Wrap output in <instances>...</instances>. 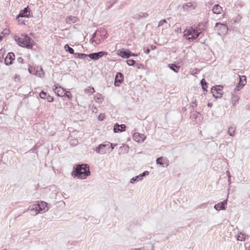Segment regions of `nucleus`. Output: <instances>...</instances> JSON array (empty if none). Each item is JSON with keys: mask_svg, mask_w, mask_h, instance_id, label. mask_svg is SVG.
<instances>
[{"mask_svg": "<svg viewBox=\"0 0 250 250\" xmlns=\"http://www.w3.org/2000/svg\"><path fill=\"white\" fill-rule=\"evenodd\" d=\"M90 174L89 167L87 164L78 165L76 168H74L71 175L74 178L84 179Z\"/></svg>", "mask_w": 250, "mask_h": 250, "instance_id": "f257e3e1", "label": "nucleus"}, {"mask_svg": "<svg viewBox=\"0 0 250 250\" xmlns=\"http://www.w3.org/2000/svg\"><path fill=\"white\" fill-rule=\"evenodd\" d=\"M48 203L42 201H38L37 204L30 206L28 209L30 211L35 210V214L42 213L48 210Z\"/></svg>", "mask_w": 250, "mask_h": 250, "instance_id": "f03ea898", "label": "nucleus"}, {"mask_svg": "<svg viewBox=\"0 0 250 250\" xmlns=\"http://www.w3.org/2000/svg\"><path fill=\"white\" fill-rule=\"evenodd\" d=\"M23 36L24 38L21 39V42H20L19 46L27 49H32L34 41L27 35L24 34Z\"/></svg>", "mask_w": 250, "mask_h": 250, "instance_id": "7ed1b4c3", "label": "nucleus"}, {"mask_svg": "<svg viewBox=\"0 0 250 250\" xmlns=\"http://www.w3.org/2000/svg\"><path fill=\"white\" fill-rule=\"evenodd\" d=\"M214 30L217 31V34L220 36L226 35L228 33V27L224 23L220 22H216L214 27Z\"/></svg>", "mask_w": 250, "mask_h": 250, "instance_id": "20e7f679", "label": "nucleus"}, {"mask_svg": "<svg viewBox=\"0 0 250 250\" xmlns=\"http://www.w3.org/2000/svg\"><path fill=\"white\" fill-rule=\"evenodd\" d=\"M223 86L220 85L213 86L211 88V92L215 99L220 98L222 95Z\"/></svg>", "mask_w": 250, "mask_h": 250, "instance_id": "39448f33", "label": "nucleus"}, {"mask_svg": "<svg viewBox=\"0 0 250 250\" xmlns=\"http://www.w3.org/2000/svg\"><path fill=\"white\" fill-rule=\"evenodd\" d=\"M31 17H33L32 13L29 8V6H27L20 12L19 14L16 17V19H19L20 18H28Z\"/></svg>", "mask_w": 250, "mask_h": 250, "instance_id": "423d86ee", "label": "nucleus"}, {"mask_svg": "<svg viewBox=\"0 0 250 250\" xmlns=\"http://www.w3.org/2000/svg\"><path fill=\"white\" fill-rule=\"evenodd\" d=\"M239 81L234 89V92L239 91L247 83V78L245 75L239 76Z\"/></svg>", "mask_w": 250, "mask_h": 250, "instance_id": "0eeeda50", "label": "nucleus"}, {"mask_svg": "<svg viewBox=\"0 0 250 250\" xmlns=\"http://www.w3.org/2000/svg\"><path fill=\"white\" fill-rule=\"evenodd\" d=\"M107 54V52L102 51L98 52L90 53L88 54V57L93 60L96 61L103 57L104 56L106 55Z\"/></svg>", "mask_w": 250, "mask_h": 250, "instance_id": "6e6552de", "label": "nucleus"}, {"mask_svg": "<svg viewBox=\"0 0 250 250\" xmlns=\"http://www.w3.org/2000/svg\"><path fill=\"white\" fill-rule=\"evenodd\" d=\"M203 31V29L200 28V24L199 23L196 26L195 34L194 35V36L187 38V40L190 42H193L194 40H196L201 34H202Z\"/></svg>", "mask_w": 250, "mask_h": 250, "instance_id": "1a4fd4ad", "label": "nucleus"}, {"mask_svg": "<svg viewBox=\"0 0 250 250\" xmlns=\"http://www.w3.org/2000/svg\"><path fill=\"white\" fill-rule=\"evenodd\" d=\"M196 26L194 25L190 27L189 28H187L184 31V37L187 40V38L194 36L195 34Z\"/></svg>", "mask_w": 250, "mask_h": 250, "instance_id": "9d476101", "label": "nucleus"}, {"mask_svg": "<svg viewBox=\"0 0 250 250\" xmlns=\"http://www.w3.org/2000/svg\"><path fill=\"white\" fill-rule=\"evenodd\" d=\"M124 76L121 72H117L116 74L114 80V85L115 86H119L121 83L124 82Z\"/></svg>", "mask_w": 250, "mask_h": 250, "instance_id": "9b49d317", "label": "nucleus"}, {"mask_svg": "<svg viewBox=\"0 0 250 250\" xmlns=\"http://www.w3.org/2000/svg\"><path fill=\"white\" fill-rule=\"evenodd\" d=\"M130 53L131 51L126 49L122 48L117 50V55L122 58L128 59L130 57Z\"/></svg>", "mask_w": 250, "mask_h": 250, "instance_id": "f8f14e48", "label": "nucleus"}, {"mask_svg": "<svg viewBox=\"0 0 250 250\" xmlns=\"http://www.w3.org/2000/svg\"><path fill=\"white\" fill-rule=\"evenodd\" d=\"M109 144H101L96 148V151L100 154H104L107 152V146H109Z\"/></svg>", "mask_w": 250, "mask_h": 250, "instance_id": "ddd939ff", "label": "nucleus"}, {"mask_svg": "<svg viewBox=\"0 0 250 250\" xmlns=\"http://www.w3.org/2000/svg\"><path fill=\"white\" fill-rule=\"evenodd\" d=\"M15 56L13 52H9L4 59V63L6 65H9L13 63L15 60Z\"/></svg>", "mask_w": 250, "mask_h": 250, "instance_id": "4468645a", "label": "nucleus"}, {"mask_svg": "<svg viewBox=\"0 0 250 250\" xmlns=\"http://www.w3.org/2000/svg\"><path fill=\"white\" fill-rule=\"evenodd\" d=\"M133 138L135 141L138 143H143L145 141L146 137L143 134L135 132L133 135Z\"/></svg>", "mask_w": 250, "mask_h": 250, "instance_id": "2eb2a0df", "label": "nucleus"}, {"mask_svg": "<svg viewBox=\"0 0 250 250\" xmlns=\"http://www.w3.org/2000/svg\"><path fill=\"white\" fill-rule=\"evenodd\" d=\"M227 204V199H226L222 202H220L214 206V208L216 210L219 211L221 210H224L226 208Z\"/></svg>", "mask_w": 250, "mask_h": 250, "instance_id": "dca6fc26", "label": "nucleus"}, {"mask_svg": "<svg viewBox=\"0 0 250 250\" xmlns=\"http://www.w3.org/2000/svg\"><path fill=\"white\" fill-rule=\"evenodd\" d=\"M54 87L55 88H53V89L57 95L59 97H63L65 90L61 86L58 87L57 86L55 85Z\"/></svg>", "mask_w": 250, "mask_h": 250, "instance_id": "f3484780", "label": "nucleus"}, {"mask_svg": "<svg viewBox=\"0 0 250 250\" xmlns=\"http://www.w3.org/2000/svg\"><path fill=\"white\" fill-rule=\"evenodd\" d=\"M212 12L215 14H220L223 11V8L219 4H215L212 7Z\"/></svg>", "mask_w": 250, "mask_h": 250, "instance_id": "a211bd4d", "label": "nucleus"}, {"mask_svg": "<svg viewBox=\"0 0 250 250\" xmlns=\"http://www.w3.org/2000/svg\"><path fill=\"white\" fill-rule=\"evenodd\" d=\"M168 67L171 70H173L174 72L177 73L179 72L180 68V66L175 64L174 63H169L168 64Z\"/></svg>", "mask_w": 250, "mask_h": 250, "instance_id": "6ab92c4d", "label": "nucleus"}, {"mask_svg": "<svg viewBox=\"0 0 250 250\" xmlns=\"http://www.w3.org/2000/svg\"><path fill=\"white\" fill-rule=\"evenodd\" d=\"M36 71L37 73L36 74V76H38L40 78H43L44 76V72L41 66H36Z\"/></svg>", "mask_w": 250, "mask_h": 250, "instance_id": "aec40b11", "label": "nucleus"}, {"mask_svg": "<svg viewBox=\"0 0 250 250\" xmlns=\"http://www.w3.org/2000/svg\"><path fill=\"white\" fill-rule=\"evenodd\" d=\"M183 8L187 11H190L193 10L195 8L191 2H188L183 5Z\"/></svg>", "mask_w": 250, "mask_h": 250, "instance_id": "412c9836", "label": "nucleus"}, {"mask_svg": "<svg viewBox=\"0 0 250 250\" xmlns=\"http://www.w3.org/2000/svg\"><path fill=\"white\" fill-rule=\"evenodd\" d=\"M65 21H66V22L67 23L71 24V23H74L76 21L77 18L76 17L72 16H68L66 18Z\"/></svg>", "mask_w": 250, "mask_h": 250, "instance_id": "4be33fe9", "label": "nucleus"}, {"mask_svg": "<svg viewBox=\"0 0 250 250\" xmlns=\"http://www.w3.org/2000/svg\"><path fill=\"white\" fill-rule=\"evenodd\" d=\"M74 56L76 58L81 59H85L87 57H88V54L81 53H75Z\"/></svg>", "mask_w": 250, "mask_h": 250, "instance_id": "5701e85b", "label": "nucleus"}, {"mask_svg": "<svg viewBox=\"0 0 250 250\" xmlns=\"http://www.w3.org/2000/svg\"><path fill=\"white\" fill-rule=\"evenodd\" d=\"M163 157H159L156 159V164L157 165H160L162 166L163 167H167L168 166V164L164 163L163 162Z\"/></svg>", "mask_w": 250, "mask_h": 250, "instance_id": "b1692460", "label": "nucleus"}, {"mask_svg": "<svg viewBox=\"0 0 250 250\" xmlns=\"http://www.w3.org/2000/svg\"><path fill=\"white\" fill-rule=\"evenodd\" d=\"M64 49L66 52L74 55L75 53L74 52V49L72 47H70L68 44L64 45Z\"/></svg>", "mask_w": 250, "mask_h": 250, "instance_id": "393cba45", "label": "nucleus"}, {"mask_svg": "<svg viewBox=\"0 0 250 250\" xmlns=\"http://www.w3.org/2000/svg\"><path fill=\"white\" fill-rule=\"evenodd\" d=\"M36 67H34L31 66V65L29 64L28 65V71L30 74L34 75L36 76V74L37 73L36 71Z\"/></svg>", "mask_w": 250, "mask_h": 250, "instance_id": "a878e982", "label": "nucleus"}, {"mask_svg": "<svg viewBox=\"0 0 250 250\" xmlns=\"http://www.w3.org/2000/svg\"><path fill=\"white\" fill-rule=\"evenodd\" d=\"M100 36L104 39H105L108 37V34L106 31L104 29L100 30Z\"/></svg>", "mask_w": 250, "mask_h": 250, "instance_id": "bb28decb", "label": "nucleus"}, {"mask_svg": "<svg viewBox=\"0 0 250 250\" xmlns=\"http://www.w3.org/2000/svg\"><path fill=\"white\" fill-rule=\"evenodd\" d=\"M142 180L140 177L139 175L136 176L133 178H132L130 180V183L131 184H134L139 181H141Z\"/></svg>", "mask_w": 250, "mask_h": 250, "instance_id": "cd10ccee", "label": "nucleus"}, {"mask_svg": "<svg viewBox=\"0 0 250 250\" xmlns=\"http://www.w3.org/2000/svg\"><path fill=\"white\" fill-rule=\"evenodd\" d=\"M232 97H231L232 103L233 105H235V104L238 102L239 99V97L237 95H234L232 94Z\"/></svg>", "mask_w": 250, "mask_h": 250, "instance_id": "c85d7f7f", "label": "nucleus"}, {"mask_svg": "<svg viewBox=\"0 0 250 250\" xmlns=\"http://www.w3.org/2000/svg\"><path fill=\"white\" fill-rule=\"evenodd\" d=\"M148 14L147 13H142L141 14H136L134 15V18L140 19L142 18H146L147 17Z\"/></svg>", "mask_w": 250, "mask_h": 250, "instance_id": "c756f323", "label": "nucleus"}, {"mask_svg": "<svg viewBox=\"0 0 250 250\" xmlns=\"http://www.w3.org/2000/svg\"><path fill=\"white\" fill-rule=\"evenodd\" d=\"M235 128L231 126L229 128L228 133L230 136H233L235 134Z\"/></svg>", "mask_w": 250, "mask_h": 250, "instance_id": "7c9ffc66", "label": "nucleus"}, {"mask_svg": "<svg viewBox=\"0 0 250 250\" xmlns=\"http://www.w3.org/2000/svg\"><path fill=\"white\" fill-rule=\"evenodd\" d=\"M49 94H47V92H44L43 90H42L39 94V96L41 99H46L47 95Z\"/></svg>", "mask_w": 250, "mask_h": 250, "instance_id": "2f4dec72", "label": "nucleus"}, {"mask_svg": "<svg viewBox=\"0 0 250 250\" xmlns=\"http://www.w3.org/2000/svg\"><path fill=\"white\" fill-rule=\"evenodd\" d=\"M5 52V49L4 48H1L0 49V62H2L3 61L4 53Z\"/></svg>", "mask_w": 250, "mask_h": 250, "instance_id": "473e14b6", "label": "nucleus"}, {"mask_svg": "<svg viewBox=\"0 0 250 250\" xmlns=\"http://www.w3.org/2000/svg\"><path fill=\"white\" fill-rule=\"evenodd\" d=\"M97 101L100 103H102L104 100V98L101 94H98L95 97Z\"/></svg>", "mask_w": 250, "mask_h": 250, "instance_id": "72a5a7b5", "label": "nucleus"}, {"mask_svg": "<svg viewBox=\"0 0 250 250\" xmlns=\"http://www.w3.org/2000/svg\"><path fill=\"white\" fill-rule=\"evenodd\" d=\"M245 235V234H243V233H242V232H240V234H238L236 236L237 240L238 241H245V237H244Z\"/></svg>", "mask_w": 250, "mask_h": 250, "instance_id": "f704fd0d", "label": "nucleus"}, {"mask_svg": "<svg viewBox=\"0 0 250 250\" xmlns=\"http://www.w3.org/2000/svg\"><path fill=\"white\" fill-rule=\"evenodd\" d=\"M119 125L118 123H116L113 127V131L114 133L120 132V128Z\"/></svg>", "mask_w": 250, "mask_h": 250, "instance_id": "c9c22d12", "label": "nucleus"}, {"mask_svg": "<svg viewBox=\"0 0 250 250\" xmlns=\"http://www.w3.org/2000/svg\"><path fill=\"white\" fill-rule=\"evenodd\" d=\"M107 143L109 144V146H107V152L111 151L114 148L115 146L117 145L116 144H113L109 142H107Z\"/></svg>", "mask_w": 250, "mask_h": 250, "instance_id": "e433bc0d", "label": "nucleus"}, {"mask_svg": "<svg viewBox=\"0 0 250 250\" xmlns=\"http://www.w3.org/2000/svg\"><path fill=\"white\" fill-rule=\"evenodd\" d=\"M85 92L93 94L95 92L94 88L93 87L89 86L85 90Z\"/></svg>", "mask_w": 250, "mask_h": 250, "instance_id": "4c0bfd02", "label": "nucleus"}, {"mask_svg": "<svg viewBox=\"0 0 250 250\" xmlns=\"http://www.w3.org/2000/svg\"><path fill=\"white\" fill-rule=\"evenodd\" d=\"M78 144V141L77 139H71L70 141V145L71 146H76Z\"/></svg>", "mask_w": 250, "mask_h": 250, "instance_id": "58836bf2", "label": "nucleus"}, {"mask_svg": "<svg viewBox=\"0 0 250 250\" xmlns=\"http://www.w3.org/2000/svg\"><path fill=\"white\" fill-rule=\"evenodd\" d=\"M126 62L129 66H134L135 64V61L133 59H128Z\"/></svg>", "mask_w": 250, "mask_h": 250, "instance_id": "ea45409f", "label": "nucleus"}, {"mask_svg": "<svg viewBox=\"0 0 250 250\" xmlns=\"http://www.w3.org/2000/svg\"><path fill=\"white\" fill-rule=\"evenodd\" d=\"M63 97H67L69 100L72 99V95L70 91L65 90V94Z\"/></svg>", "mask_w": 250, "mask_h": 250, "instance_id": "a19ab883", "label": "nucleus"}, {"mask_svg": "<svg viewBox=\"0 0 250 250\" xmlns=\"http://www.w3.org/2000/svg\"><path fill=\"white\" fill-rule=\"evenodd\" d=\"M13 39L15 40V41L19 45V43H20V42L21 41V38H20L18 37L17 35H14L13 36Z\"/></svg>", "mask_w": 250, "mask_h": 250, "instance_id": "79ce46f5", "label": "nucleus"}, {"mask_svg": "<svg viewBox=\"0 0 250 250\" xmlns=\"http://www.w3.org/2000/svg\"><path fill=\"white\" fill-rule=\"evenodd\" d=\"M149 174V172L147 170L144 171L142 173L139 174L141 179L142 180L144 177H145Z\"/></svg>", "mask_w": 250, "mask_h": 250, "instance_id": "37998d69", "label": "nucleus"}, {"mask_svg": "<svg viewBox=\"0 0 250 250\" xmlns=\"http://www.w3.org/2000/svg\"><path fill=\"white\" fill-rule=\"evenodd\" d=\"M10 32L9 29H5L1 32V34L3 35V36H6L9 34Z\"/></svg>", "mask_w": 250, "mask_h": 250, "instance_id": "c03bdc74", "label": "nucleus"}, {"mask_svg": "<svg viewBox=\"0 0 250 250\" xmlns=\"http://www.w3.org/2000/svg\"><path fill=\"white\" fill-rule=\"evenodd\" d=\"M191 104H192L190 107H192V108L194 110L195 108L197 106V100L196 99H194L192 102H191Z\"/></svg>", "mask_w": 250, "mask_h": 250, "instance_id": "a18cd8bd", "label": "nucleus"}, {"mask_svg": "<svg viewBox=\"0 0 250 250\" xmlns=\"http://www.w3.org/2000/svg\"><path fill=\"white\" fill-rule=\"evenodd\" d=\"M119 127L120 128V132H124L125 131L126 126L124 124L119 125Z\"/></svg>", "mask_w": 250, "mask_h": 250, "instance_id": "49530a36", "label": "nucleus"}, {"mask_svg": "<svg viewBox=\"0 0 250 250\" xmlns=\"http://www.w3.org/2000/svg\"><path fill=\"white\" fill-rule=\"evenodd\" d=\"M105 115L104 113H101L98 117V120L101 121H103Z\"/></svg>", "mask_w": 250, "mask_h": 250, "instance_id": "de8ad7c7", "label": "nucleus"}, {"mask_svg": "<svg viewBox=\"0 0 250 250\" xmlns=\"http://www.w3.org/2000/svg\"><path fill=\"white\" fill-rule=\"evenodd\" d=\"M200 84L202 87H203L204 85H208V83L206 82L205 79L203 78L200 81Z\"/></svg>", "mask_w": 250, "mask_h": 250, "instance_id": "09e8293b", "label": "nucleus"}, {"mask_svg": "<svg viewBox=\"0 0 250 250\" xmlns=\"http://www.w3.org/2000/svg\"><path fill=\"white\" fill-rule=\"evenodd\" d=\"M46 99L48 102H53L54 101V98L49 95H47Z\"/></svg>", "mask_w": 250, "mask_h": 250, "instance_id": "8fccbe9b", "label": "nucleus"}, {"mask_svg": "<svg viewBox=\"0 0 250 250\" xmlns=\"http://www.w3.org/2000/svg\"><path fill=\"white\" fill-rule=\"evenodd\" d=\"M164 23H167V21L166 20H162L161 21H160L159 23H158V27H160V26H162Z\"/></svg>", "mask_w": 250, "mask_h": 250, "instance_id": "3c124183", "label": "nucleus"}, {"mask_svg": "<svg viewBox=\"0 0 250 250\" xmlns=\"http://www.w3.org/2000/svg\"><path fill=\"white\" fill-rule=\"evenodd\" d=\"M175 26L177 28V29H175V31L177 32V33H181L182 32L181 27V26H179V25H177V24H176L175 25Z\"/></svg>", "mask_w": 250, "mask_h": 250, "instance_id": "603ef678", "label": "nucleus"}, {"mask_svg": "<svg viewBox=\"0 0 250 250\" xmlns=\"http://www.w3.org/2000/svg\"><path fill=\"white\" fill-rule=\"evenodd\" d=\"M98 33H100V30H97L92 35V39H94L96 37V35Z\"/></svg>", "mask_w": 250, "mask_h": 250, "instance_id": "864d4df0", "label": "nucleus"}, {"mask_svg": "<svg viewBox=\"0 0 250 250\" xmlns=\"http://www.w3.org/2000/svg\"><path fill=\"white\" fill-rule=\"evenodd\" d=\"M17 61L19 63H22L23 61V59L22 57H20L17 59Z\"/></svg>", "mask_w": 250, "mask_h": 250, "instance_id": "5fc2aeb1", "label": "nucleus"}, {"mask_svg": "<svg viewBox=\"0 0 250 250\" xmlns=\"http://www.w3.org/2000/svg\"><path fill=\"white\" fill-rule=\"evenodd\" d=\"M150 51V49H149V48H146V49H145V48H144V52H145V53H146V54H149V53Z\"/></svg>", "mask_w": 250, "mask_h": 250, "instance_id": "6e6d98bb", "label": "nucleus"}, {"mask_svg": "<svg viewBox=\"0 0 250 250\" xmlns=\"http://www.w3.org/2000/svg\"><path fill=\"white\" fill-rule=\"evenodd\" d=\"M202 88L204 92L208 91V90H207L208 85H204L203 87H202Z\"/></svg>", "mask_w": 250, "mask_h": 250, "instance_id": "4d7b16f0", "label": "nucleus"}, {"mask_svg": "<svg viewBox=\"0 0 250 250\" xmlns=\"http://www.w3.org/2000/svg\"><path fill=\"white\" fill-rule=\"evenodd\" d=\"M138 54L132 53L131 52V53H130V57L131 56H133V57L138 56Z\"/></svg>", "mask_w": 250, "mask_h": 250, "instance_id": "13d9d810", "label": "nucleus"}, {"mask_svg": "<svg viewBox=\"0 0 250 250\" xmlns=\"http://www.w3.org/2000/svg\"><path fill=\"white\" fill-rule=\"evenodd\" d=\"M150 48L151 50H155L156 49V46L154 45H151L150 46Z\"/></svg>", "mask_w": 250, "mask_h": 250, "instance_id": "bf43d9fd", "label": "nucleus"}, {"mask_svg": "<svg viewBox=\"0 0 250 250\" xmlns=\"http://www.w3.org/2000/svg\"><path fill=\"white\" fill-rule=\"evenodd\" d=\"M90 41L91 42H96V43L97 44H98V42H96V41L94 40V39H92V38L90 39Z\"/></svg>", "mask_w": 250, "mask_h": 250, "instance_id": "052dcab7", "label": "nucleus"}, {"mask_svg": "<svg viewBox=\"0 0 250 250\" xmlns=\"http://www.w3.org/2000/svg\"><path fill=\"white\" fill-rule=\"evenodd\" d=\"M36 149V147L34 146V147H33L32 148H31L30 151L31 152H33Z\"/></svg>", "mask_w": 250, "mask_h": 250, "instance_id": "680f3d73", "label": "nucleus"}, {"mask_svg": "<svg viewBox=\"0 0 250 250\" xmlns=\"http://www.w3.org/2000/svg\"><path fill=\"white\" fill-rule=\"evenodd\" d=\"M207 105L208 106L211 107L212 106V104L211 103H208Z\"/></svg>", "mask_w": 250, "mask_h": 250, "instance_id": "e2e57ef3", "label": "nucleus"}, {"mask_svg": "<svg viewBox=\"0 0 250 250\" xmlns=\"http://www.w3.org/2000/svg\"><path fill=\"white\" fill-rule=\"evenodd\" d=\"M19 22L21 23V24H25V23L23 21H21V20H19Z\"/></svg>", "mask_w": 250, "mask_h": 250, "instance_id": "0e129e2a", "label": "nucleus"}, {"mask_svg": "<svg viewBox=\"0 0 250 250\" xmlns=\"http://www.w3.org/2000/svg\"><path fill=\"white\" fill-rule=\"evenodd\" d=\"M228 182L229 183V184H230V176H229V178H228Z\"/></svg>", "mask_w": 250, "mask_h": 250, "instance_id": "69168bd1", "label": "nucleus"}, {"mask_svg": "<svg viewBox=\"0 0 250 250\" xmlns=\"http://www.w3.org/2000/svg\"><path fill=\"white\" fill-rule=\"evenodd\" d=\"M113 6L112 4H110V5H108V7H107V9H109L111 7H112V6Z\"/></svg>", "mask_w": 250, "mask_h": 250, "instance_id": "338daca9", "label": "nucleus"}, {"mask_svg": "<svg viewBox=\"0 0 250 250\" xmlns=\"http://www.w3.org/2000/svg\"><path fill=\"white\" fill-rule=\"evenodd\" d=\"M134 250H142V249H141V248H136V249H135Z\"/></svg>", "mask_w": 250, "mask_h": 250, "instance_id": "774afa93", "label": "nucleus"}]
</instances>
